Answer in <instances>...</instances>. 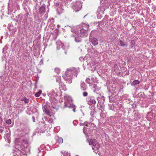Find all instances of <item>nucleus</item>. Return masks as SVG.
Returning a JSON list of instances; mask_svg holds the SVG:
<instances>
[{"label": "nucleus", "mask_w": 156, "mask_h": 156, "mask_svg": "<svg viewBox=\"0 0 156 156\" xmlns=\"http://www.w3.org/2000/svg\"><path fill=\"white\" fill-rule=\"evenodd\" d=\"M79 72V71L78 69L71 68L67 69L62 76L66 82L70 84L72 82L73 75L76 77L77 73Z\"/></svg>", "instance_id": "obj_1"}, {"label": "nucleus", "mask_w": 156, "mask_h": 156, "mask_svg": "<svg viewBox=\"0 0 156 156\" xmlns=\"http://www.w3.org/2000/svg\"><path fill=\"white\" fill-rule=\"evenodd\" d=\"M65 100V107L69 108H73V110L75 112L76 107L72 104V100L71 97L69 96H66L64 97Z\"/></svg>", "instance_id": "obj_2"}, {"label": "nucleus", "mask_w": 156, "mask_h": 156, "mask_svg": "<svg viewBox=\"0 0 156 156\" xmlns=\"http://www.w3.org/2000/svg\"><path fill=\"white\" fill-rule=\"evenodd\" d=\"M84 125L85 126L89 127L90 128V130H89L90 129V128H86V127H84L83 129V131L84 133L85 134L88 135L89 134V133L91 132V130H95L96 129L95 125L93 123H90L87 122H85L84 123Z\"/></svg>", "instance_id": "obj_3"}, {"label": "nucleus", "mask_w": 156, "mask_h": 156, "mask_svg": "<svg viewBox=\"0 0 156 156\" xmlns=\"http://www.w3.org/2000/svg\"><path fill=\"white\" fill-rule=\"evenodd\" d=\"M78 28L77 27H74L71 29V31L75 33L71 35V37L74 39V41L76 42H80L82 41V37L81 35H79V32H78L77 30L76 31V30H77Z\"/></svg>", "instance_id": "obj_4"}, {"label": "nucleus", "mask_w": 156, "mask_h": 156, "mask_svg": "<svg viewBox=\"0 0 156 156\" xmlns=\"http://www.w3.org/2000/svg\"><path fill=\"white\" fill-rule=\"evenodd\" d=\"M89 143L90 145H92V148L94 151L98 150L100 147L99 144L96 140L91 139L89 141Z\"/></svg>", "instance_id": "obj_5"}, {"label": "nucleus", "mask_w": 156, "mask_h": 156, "mask_svg": "<svg viewBox=\"0 0 156 156\" xmlns=\"http://www.w3.org/2000/svg\"><path fill=\"white\" fill-rule=\"evenodd\" d=\"M72 5L75 12L80 10L82 7V4L79 1H77L72 3Z\"/></svg>", "instance_id": "obj_6"}, {"label": "nucleus", "mask_w": 156, "mask_h": 156, "mask_svg": "<svg viewBox=\"0 0 156 156\" xmlns=\"http://www.w3.org/2000/svg\"><path fill=\"white\" fill-rule=\"evenodd\" d=\"M87 66L88 69L92 71H94L96 69L95 65L91 60L87 62Z\"/></svg>", "instance_id": "obj_7"}, {"label": "nucleus", "mask_w": 156, "mask_h": 156, "mask_svg": "<svg viewBox=\"0 0 156 156\" xmlns=\"http://www.w3.org/2000/svg\"><path fill=\"white\" fill-rule=\"evenodd\" d=\"M76 27H77L78 28L77 30H78V32L79 33V31H80V35L84 37L87 36V31L86 30V29H84L83 28H80L79 26H77ZM76 30V31L77 30Z\"/></svg>", "instance_id": "obj_8"}, {"label": "nucleus", "mask_w": 156, "mask_h": 156, "mask_svg": "<svg viewBox=\"0 0 156 156\" xmlns=\"http://www.w3.org/2000/svg\"><path fill=\"white\" fill-rule=\"evenodd\" d=\"M90 42L94 46L97 45L98 44L97 39L95 37H91L90 38Z\"/></svg>", "instance_id": "obj_9"}, {"label": "nucleus", "mask_w": 156, "mask_h": 156, "mask_svg": "<svg viewBox=\"0 0 156 156\" xmlns=\"http://www.w3.org/2000/svg\"><path fill=\"white\" fill-rule=\"evenodd\" d=\"M118 44L119 46L123 47H126L127 46V44L126 42H123L121 40L119 41Z\"/></svg>", "instance_id": "obj_10"}, {"label": "nucleus", "mask_w": 156, "mask_h": 156, "mask_svg": "<svg viewBox=\"0 0 156 156\" xmlns=\"http://www.w3.org/2000/svg\"><path fill=\"white\" fill-rule=\"evenodd\" d=\"M42 108L44 112H45L48 115H49L50 116H51V115H50V112H49L48 110L47 109L46 105H44L43 107Z\"/></svg>", "instance_id": "obj_11"}, {"label": "nucleus", "mask_w": 156, "mask_h": 156, "mask_svg": "<svg viewBox=\"0 0 156 156\" xmlns=\"http://www.w3.org/2000/svg\"><path fill=\"white\" fill-rule=\"evenodd\" d=\"M55 140L59 144H62L63 142V139L61 137H59L58 136H55Z\"/></svg>", "instance_id": "obj_12"}, {"label": "nucleus", "mask_w": 156, "mask_h": 156, "mask_svg": "<svg viewBox=\"0 0 156 156\" xmlns=\"http://www.w3.org/2000/svg\"><path fill=\"white\" fill-rule=\"evenodd\" d=\"M96 101L93 98H90L89 101L88 102V104L90 105H92L93 106L95 105Z\"/></svg>", "instance_id": "obj_13"}, {"label": "nucleus", "mask_w": 156, "mask_h": 156, "mask_svg": "<svg viewBox=\"0 0 156 156\" xmlns=\"http://www.w3.org/2000/svg\"><path fill=\"white\" fill-rule=\"evenodd\" d=\"M105 11L104 9L102 7H98V9L97 12H98L101 13V14H104V11Z\"/></svg>", "instance_id": "obj_14"}, {"label": "nucleus", "mask_w": 156, "mask_h": 156, "mask_svg": "<svg viewBox=\"0 0 156 156\" xmlns=\"http://www.w3.org/2000/svg\"><path fill=\"white\" fill-rule=\"evenodd\" d=\"M57 44V49H60V46H61V47L63 49V44L62 43V42L61 41H58V42H57L56 43Z\"/></svg>", "instance_id": "obj_15"}, {"label": "nucleus", "mask_w": 156, "mask_h": 156, "mask_svg": "<svg viewBox=\"0 0 156 156\" xmlns=\"http://www.w3.org/2000/svg\"><path fill=\"white\" fill-rule=\"evenodd\" d=\"M82 28H84V29H86V30L87 31L88 29L89 26L88 24L86 23H83L82 25Z\"/></svg>", "instance_id": "obj_16"}, {"label": "nucleus", "mask_w": 156, "mask_h": 156, "mask_svg": "<svg viewBox=\"0 0 156 156\" xmlns=\"http://www.w3.org/2000/svg\"><path fill=\"white\" fill-rule=\"evenodd\" d=\"M45 11V7L43 6H41L39 9V11L41 13H43Z\"/></svg>", "instance_id": "obj_17"}, {"label": "nucleus", "mask_w": 156, "mask_h": 156, "mask_svg": "<svg viewBox=\"0 0 156 156\" xmlns=\"http://www.w3.org/2000/svg\"><path fill=\"white\" fill-rule=\"evenodd\" d=\"M81 87L83 90H85L86 89V86L85 84L83 82H81Z\"/></svg>", "instance_id": "obj_18"}, {"label": "nucleus", "mask_w": 156, "mask_h": 156, "mask_svg": "<svg viewBox=\"0 0 156 156\" xmlns=\"http://www.w3.org/2000/svg\"><path fill=\"white\" fill-rule=\"evenodd\" d=\"M55 94V93L54 91L52 90L50 91V92L48 93V94L50 97H51L52 96H53Z\"/></svg>", "instance_id": "obj_19"}, {"label": "nucleus", "mask_w": 156, "mask_h": 156, "mask_svg": "<svg viewBox=\"0 0 156 156\" xmlns=\"http://www.w3.org/2000/svg\"><path fill=\"white\" fill-rule=\"evenodd\" d=\"M140 83V82L138 80H134L133 82L132 83V84L133 85H135L137 84H139Z\"/></svg>", "instance_id": "obj_20"}, {"label": "nucleus", "mask_w": 156, "mask_h": 156, "mask_svg": "<svg viewBox=\"0 0 156 156\" xmlns=\"http://www.w3.org/2000/svg\"><path fill=\"white\" fill-rule=\"evenodd\" d=\"M42 93V91L41 90H39L35 94V96L36 97H39Z\"/></svg>", "instance_id": "obj_21"}, {"label": "nucleus", "mask_w": 156, "mask_h": 156, "mask_svg": "<svg viewBox=\"0 0 156 156\" xmlns=\"http://www.w3.org/2000/svg\"><path fill=\"white\" fill-rule=\"evenodd\" d=\"M95 112V108L94 107H93V109L91 110L90 112V115L91 116L94 114Z\"/></svg>", "instance_id": "obj_22"}, {"label": "nucleus", "mask_w": 156, "mask_h": 156, "mask_svg": "<svg viewBox=\"0 0 156 156\" xmlns=\"http://www.w3.org/2000/svg\"><path fill=\"white\" fill-rule=\"evenodd\" d=\"M55 71L56 73H57V74H59L60 72V70L58 68H55Z\"/></svg>", "instance_id": "obj_23"}, {"label": "nucleus", "mask_w": 156, "mask_h": 156, "mask_svg": "<svg viewBox=\"0 0 156 156\" xmlns=\"http://www.w3.org/2000/svg\"><path fill=\"white\" fill-rule=\"evenodd\" d=\"M79 59L81 61H83V62L86 61V60L85 59H84V58L83 57H81L79 58Z\"/></svg>", "instance_id": "obj_24"}, {"label": "nucleus", "mask_w": 156, "mask_h": 156, "mask_svg": "<svg viewBox=\"0 0 156 156\" xmlns=\"http://www.w3.org/2000/svg\"><path fill=\"white\" fill-rule=\"evenodd\" d=\"M6 123L8 124H10L11 123V120L10 119H9L6 121Z\"/></svg>", "instance_id": "obj_25"}, {"label": "nucleus", "mask_w": 156, "mask_h": 156, "mask_svg": "<svg viewBox=\"0 0 156 156\" xmlns=\"http://www.w3.org/2000/svg\"><path fill=\"white\" fill-rule=\"evenodd\" d=\"M43 59H41V60H40L39 65H43Z\"/></svg>", "instance_id": "obj_26"}, {"label": "nucleus", "mask_w": 156, "mask_h": 156, "mask_svg": "<svg viewBox=\"0 0 156 156\" xmlns=\"http://www.w3.org/2000/svg\"><path fill=\"white\" fill-rule=\"evenodd\" d=\"M61 78V76H59L58 77V78H57L56 79V81L58 83L60 81V79Z\"/></svg>", "instance_id": "obj_27"}, {"label": "nucleus", "mask_w": 156, "mask_h": 156, "mask_svg": "<svg viewBox=\"0 0 156 156\" xmlns=\"http://www.w3.org/2000/svg\"><path fill=\"white\" fill-rule=\"evenodd\" d=\"M88 95V93L86 92H84L83 93V96L86 97Z\"/></svg>", "instance_id": "obj_28"}, {"label": "nucleus", "mask_w": 156, "mask_h": 156, "mask_svg": "<svg viewBox=\"0 0 156 156\" xmlns=\"http://www.w3.org/2000/svg\"><path fill=\"white\" fill-rule=\"evenodd\" d=\"M8 49V47L7 46H5L4 48H3V52L4 51H5Z\"/></svg>", "instance_id": "obj_29"}, {"label": "nucleus", "mask_w": 156, "mask_h": 156, "mask_svg": "<svg viewBox=\"0 0 156 156\" xmlns=\"http://www.w3.org/2000/svg\"><path fill=\"white\" fill-rule=\"evenodd\" d=\"M24 101L25 103H28L29 101L28 99L26 98Z\"/></svg>", "instance_id": "obj_30"}, {"label": "nucleus", "mask_w": 156, "mask_h": 156, "mask_svg": "<svg viewBox=\"0 0 156 156\" xmlns=\"http://www.w3.org/2000/svg\"><path fill=\"white\" fill-rule=\"evenodd\" d=\"M90 79H89V78H87V79H86V82H87L88 83H90Z\"/></svg>", "instance_id": "obj_31"}, {"label": "nucleus", "mask_w": 156, "mask_h": 156, "mask_svg": "<svg viewBox=\"0 0 156 156\" xmlns=\"http://www.w3.org/2000/svg\"><path fill=\"white\" fill-rule=\"evenodd\" d=\"M2 119L1 116L0 115V124L2 123Z\"/></svg>", "instance_id": "obj_32"}, {"label": "nucleus", "mask_w": 156, "mask_h": 156, "mask_svg": "<svg viewBox=\"0 0 156 156\" xmlns=\"http://www.w3.org/2000/svg\"><path fill=\"white\" fill-rule=\"evenodd\" d=\"M64 156H70V154L68 153H66V154L64 155Z\"/></svg>", "instance_id": "obj_33"}, {"label": "nucleus", "mask_w": 156, "mask_h": 156, "mask_svg": "<svg viewBox=\"0 0 156 156\" xmlns=\"http://www.w3.org/2000/svg\"><path fill=\"white\" fill-rule=\"evenodd\" d=\"M88 52L89 53H90V52L91 53H92L93 52L92 51H91V49H88Z\"/></svg>", "instance_id": "obj_34"}, {"label": "nucleus", "mask_w": 156, "mask_h": 156, "mask_svg": "<svg viewBox=\"0 0 156 156\" xmlns=\"http://www.w3.org/2000/svg\"><path fill=\"white\" fill-rule=\"evenodd\" d=\"M32 119H33V121L34 122H35V117H34V116H33V117H32Z\"/></svg>", "instance_id": "obj_35"}, {"label": "nucleus", "mask_w": 156, "mask_h": 156, "mask_svg": "<svg viewBox=\"0 0 156 156\" xmlns=\"http://www.w3.org/2000/svg\"><path fill=\"white\" fill-rule=\"evenodd\" d=\"M26 98L25 97H23V98H22L21 99V100L22 101H24V100Z\"/></svg>", "instance_id": "obj_36"}, {"label": "nucleus", "mask_w": 156, "mask_h": 156, "mask_svg": "<svg viewBox=\"0 0 156 156\" xmlns=\"http://www.w3.org/2000/svg\"><path fill=\"white\" fill-rule=\"evenodd\" d=\"M84 123H80V125H81V126H82V125H84Z\"/></svg>", "instance_id": "obj_37"}, {"label": "nucleus", "mask_w": 156, "mask_h": 156, "mask_svg": "<svg viewBox=\"0 0 156 156\" xmlns=\"http://www.w3.org/2000/svg\"><path fill=\"white\" fill-rule=\"evenodd\" d=\"M133 42H134V41L133 40L132 41V43H133Z\"/></svg>", "instance_id": "obj_38"}, {"label": "nucleus", "mask_w": 156, "mask_h": 156, "mask_svg": "<svg viewBox=\"0 0 156 156\" xmlns=\"http://www.w3.org/2000/svg\"><path fill=\"white\" fill-rule=\"evenodd\" d=\"M57 27H60V25H57Z\"/></svg>", "instance_id": "obj_39"}, {"label": "nucleus", "mask_w": 156, "mask_h": 156, "mask_svg": "<svg viewBox=\"0 0 156 156\" xmlns=\"http://www.w3.org/2000/svg\"><path fill=\"white\" fill-rule=\"evenodd\" d=\"M21 149H23V151H24V150L25 149H24L22 147Z\"/></svg>", "instance_id": "obj_40"}, {"label": "nucleus", "mask_w": 156, "mask_h": 156, "mask_svg": "<svg viewBox=\"0 0 156 156\" xmlns=\"http://www.w3.org/2000/svg\"><path fill=\"white\" fill-rule=\"evenodd\" d=\"M100 116H101V114H100Z\"/></svg>", "instance_id": "obj_41"}, {"label": "nucleus", "mask_w": 156, "mask_h": 156, "mask_svg": "<svg viewBox=\"0 0 156 156\" xmlns=\"http://www.w3.org/2000/svg\"><path fill=\"white\" fill-rule=\"evenodd\" d=\"M87 15H85V16H84V17H85Z\"/></svg>", "instance_id": "obj_42"}, {"label": "nucleus", "mask_w": 156, "mask_h": 156, "mask_svg": "<svg viewBox=\"0 0 156 156\" xmlns=\"http://www.w3.org/2000/svg\"><path fill=\"white\" fill-rule=\"evenodd\" d=\"M76 156H78V155H76Z\"/></svg>", "instance_id": "obj_43"}]
</instances>
